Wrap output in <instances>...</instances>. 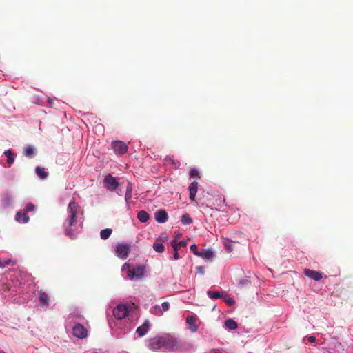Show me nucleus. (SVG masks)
I'll use <instances>...</instances> for the list:
<instances>
[{"label":"nucleus","mask_w":353,"mask_h":353,"mask_svg":"<svg viewBox=\"0 0 353 353\" xmlns=\"http://www.w3.org/2000/svg\"><path fill=\"white\" fill-rule=\"evenodd\" d=\"M73 334L79 339H83L87 336V330L81 324L78 323L73 327Z\"/></svg>","instance_id":"6e6552de"},{"label":"nucleus","mask_w":353,"mask_h":353,"mask_svg":"<svg viewBox=\"0 0 353 353\" xmlns=\"http://www.w3.org/2000/svg\"><path fill=\"white\" fill-rule=\"evenodd\" d=\"M190 192V194H190V199L191 201H194V200H195V197H196V193H194V192Z\"/></svg>","instance_id":"ea45409f"},{"label":"nucleus","mask_w":353,"mask_h":353,"mask_svg":"<svg viewBox=\"0 0 353 353\" xmlns=\"http://www.w3.org/2000/svg\"><path fill=\"white\" fill-rule=\"evenodd\" d=\"M4 154H5V156L7 158V163L8 164L10 165V164L14 163V154L12 152V151L10 150H7L6 151H5Z\"/></svg>","instance_id":"4be33fe9"},{"label":"nucleus","mask_w":353,"mask_h":353,"mask_svg":"<svg viewBox=\"0 0 353 353\" xmlns=\"http://www.w3.org/2000/svg\"><path fill=\"white\" fill-rule=\"evenodd\" d=\"M128 307L125 304L118 305L113 310V314L117 319L121 320L128 316Z\"/></svg>","instance_id":"39448f33"},{"label":"nucleus","mask_w":353,"mask_h":353,"mask_svg":"<svg viewBox=\"0 0 353 353\" xmlns=\"http://www.w3.org/2000/svg\"><path fill=\"white\" fill-rule=\"evenodd\" d=\"M35 172L39 176V178L41 179H44L47 178L48 174L45 171V169L43 168H41L39 166H37L35 168Z\"/></svg>","instance_id":"6ab92c4d"},{"label":"nucleus","mask_w":353,"mask_h":353,"mask_svg":"<svg viewBox=\"0 0 353 353\" xmlns=\"http://www.w3.org/2000/svg\"><path fill=\"white\" fill-rule=\"evenodd\" d=\"M171 245L172 248L173 245H174L178 248V250H179L181 248L185 247L187 245V242L185 241H180L177 243L176 240H174L171 242Z\"/></svg>","instance_id":"bb28decb"},{"label":"nucleus","mask_w":353,"mask_h":353,"mask_svg":"<svg viewBox=\"0 0 353 353\" xmlns=\"http://www.w3.org/2000/svg\"><path fill=\"white\" fill-rule=\"evenodd\" d=\"M153 249L158 253H162L165 250V247L162 243L156 242L153 244Z\"/></svg>","instance_id":"a878e982"},{"label":"nucleus","mask_w":353,"mask_h":353,"mask_svg":"<svg viewBox=\"0 0 353 353\" xmlns=\"http://www.w3.org/2000/svg\"><path fill=\"white\" fill-rule=\"evenodd\" d=\"M154 217L158 223H163L168 221V215L165 210H159L155 212Z\"/></svg>","instance_id":"9d476101"},{"label":"nucleus","mask_w":353,"mask_h":353,"mask_svg":"<svg viewBox=\"0 0 353 353\" xmlns=\"http://www.w3.org/2000/svg\"><path fill=\"white\" fill-rule=\"evenodd\" d=\"M164 161L166 163H170L171 164H172L174 167V168H179V167L180 166V163L176 161V160H174L172 157H170V156H166L164 159Z\"/></svg>","instance_id":"5701e85b"},{"label":"nucleus","mask_w":353,"mask_h":353,"mask_svg":"<svg viewBox=\"0 0 353 353\" xmlns=\"http://www.w3.org/2000/svg\"><path fill=\"white\" fill-rule=\"evenodd\" d=\"M16 260H12L10 259H0V268H4L8 265H15L17 264Z\"/></svg>","instance_id":"2eb2a0df"},{"label":"nucleus","mask_w":353,"mask_h":353,"mask_svg":"<svg viewBox=\"0 0 353 353\" xmlns=\"http://www.w3.org/2000/svg\"><path fill=\"white\" fill-rule=\"evenodd\" d=\"M148 347L151 350L157 351L163 347V337L155 336L148 341Z\"/></svg>","instance_id":"0eeeda50"},{"label":"nucleus","mask_w":353,"mask_h":353,"mask_svg":"<svg viewBox=\"0 0 353 353\" xmlns=\"http://www.w3.org/2000/svg\"><path fill=\"white\" fill-rule=\"evenodd\" d=\"M15 220L19 223H26L29 221L30 219L26 212L19 211L16 214Z\"/></svg>","instance_id":"ddd939ff"},{"label":"nucleus","mask_w":353,"mask_h":353,"mask_svg":"<svg viewBox=\"0 0 353 353\" xmlns=\"http://www.w3.org/2000/svg\"><path fill=\"white\" fill-rule=\"evenodd\" d=\"M67 210L68 216L63 225L65 234L74 239L79 232V228L82 226L81 221L78 220V215L82 214L83 212L74 199L70 201Z\"/></svg>","instance_id":"f257e3e1"},{"label":"nucleus","mask_w":353,"mask_h":353,"mask_svg":"<svg viewBox=\"0 0 353 353\" xmlns=\"http://www.w3.org/2000/svg\"><path fill=\"white\" fill-rule=\"evenodd\" d=\"M196 318L194 316H188L186 318V323L189 325V329L192 332H196L199 327L196 324Z\"/></svg>","instance_id":"f8f14e48"},{"label":"nucleus","mask_w":353,"mask_h":353,"mask_svg":"<svg viewBox=\"0 0 353 353\" xmlns=\"http://www.w3.org/2000/svg\"><path fill=\"white\" fill-rule=\"evenodd\" d=\"M304 274L315 281H319L323 278V273L310 269H304Z\"/></svg>","instance_id":"1a4fd4ad"},{"label":"nucleus","mask_w":353,"mask_h":353,"mask_svg":"<svg viewBox=\"0 0 353 353\" xmlns=\"http://www.w3.org/2000/svg\"><path fill=\"white\" fill-rule=\"evenodd\" d=\"M39 301L42 305L48 306L50 298L47 293L41 292L39 297Z\"/></svg>","instance_id":"dca6fc26"},{"label":"nucleus","mask_w":353,"mask_h":353,"mask_svg":"<svg viewBox=\"0 0 353 353\" xmlns=\"http://www.w3.org/2000/svg\"><path fill=\"white\" fill-rule=\"evenodd\" d=\"M181 222L183 225H189L193 222V220L188 214H185L181 216Z\"/></svg>","instance_id":"393cba45"},{"label":"nucleus","mask_w":353,"mask_h":353,"mask_svg":"<svg viewBox=\"0 0 353 353\" xmlns=\"http://www.w3.org/2000/svg\"><path fill=\"white\" fill-rule=\"evenodd\" d=\"M352 348H353V345H352Z\"/></svg>","instance_id":"a18cd8bd"},{"label":"nucleus","mask_w":353,"mask_h":353,"mask_svg":"<svg viewBox=\"0 0 353 353\" xmlns=\"http://www.w3.org/2000/svg\"><path fill=\"white\" fill-rule=\"evenodd\" d=\"M137 218L141 223H145L148 221L149 214L145 210H141L137 214Z\"/></svg>","instance_id":"f3484780"},{"label":"nucleus","mask_w":353,"mask_h":353,"mask_svg":"<svg viewBox=\"0 0 353 353\" xmlns=\"http://www.w3.org/2000/svg\"><path fill=\"white\" fill-rule=\"evenodd\" d=\"M135 270V275L137 278H141L143 276L144 273V268L143 267H137L134 268Z\"/></svg>","instance_id":"c85d7f7f"},{"label":"nucleus","mask_w":353,"mask_h":353,"mask_svg":"<svg viewBox=\"0 0 353 353\" xmlns=\"http://www.w3.org/2000/svg\"><path fill=\"white\" fill-rule=\"evenodd\" d=\"M34 210H35V206H34V204H32V203H28L26 205V208H25V209H24V210H25V212H26V213H27V212H32V211H34Z\"/></svg>","instance_id":"2f4dec72"},{"label":"nucleus","mask_w":353,"mask_h":353,"mask_svg":"<svg viewBox=\"0 0 353 353\" xmlns=\"http://www.w3.org/2000/svg\"><path fill=\"white\" fill-rule=\"evenodd\" d=\"M189 192L197 193L198 183L196 181L192 182L189 185Z\"/></svg>","instance_id":"cd10ccee"},{"label":"nucleus","mask_w":353,"mask_h":353,"mask_svg":"<svg viewBox=\"0 0 353 353\" xmlns=\"http://www.w3.org/2000/svg\"><path fill=\"white\" fill-rule=\"evenodd\" d=\"M196 270L199 273L203 274H204V268L202 266H199L196 268Z\"/></svg>","instance_id":"a19ab883"},{"label":"nucleus","mask_w":353,"mask_h":353,"mask_svg":"<svg viewBox=\"0 0 353 353\" xmlns=\"http://www.w3.org/2000/svg\"><path fill=\"white\" fill-rule=\"evenodd\" d=\"M119 185L118 179L112 176L110 174H107L104 179V186L110 191H114Z\"/></svg>","instance_id":"7ed1b4c3"},{"label":"nucleus","mask_w":353,"mask_h":353,"mask_svg":"<svg viewBox=\"0 0 353 353\" xmlns=\"http://www.w3.org/2000/svg\"><path fill=\"white\" fill-rule=\"evenodd\" d=\"M225 325L228 329H230V330H235L238 327L236 322L231 319H227L225 321Z\"/></svg>","instance_id":"aec40b11"},{"label":"nucleus","mask_w":353,"mask_h":353,"mask_svg":"<svg viewBox=\"0 0 353 353\" xmlns=\"http://www.w3.org/2000/svg\"><path fill=\"white\" fill-rule=\"evenodd\" d=\"M150 327V323L148 320L145 321L143 324L139 327H138L136 330V332L139 335V336H143L148 331Z\"/></svg>","instance_id":"9b49d317"},{"label":"nucleus","mask_w":353,"mask_h":353,"mask_svg":"<svg viewBox=\"0 0 353 353\" xmlns=\"http://www.w3.org/2000/svg\"><path fill=\"white\" fill-rule=\"evenodd\" d=\"M132 190V185L130 183H128V185L127 186V189H126L125 196L126 200H128L131 198Z\"/></svg>","instance_id":"c756f323"},{"label":"nucleus","mask_w":353,"mask_h":353,"mask_svg":"<svg viewBox=\"0 0 353 353\" xmlns=\"http://www.w3.org/2000/svg\"><path fill=\"white\" fill-rule=\"evenodd\" d=\"M308 341L310 342V343H314L315 341H316V338L313 336H310L308 337Z\"/></svg>","instance_id":"79ce46f5"},{"label":"nucleus","mask_w":353,"mask_h":353,"mask_svg":"<svg viewBox=\"0 0 353 353\" xmlns=\"http://www.w3.org/2000/svg\"><path fill=\"white\" fill-rule=\"evenodd\" d=\"M33 154H34V148H33V147L29 146L28 148H27L26 149V150H25V155L27 157H32Z\"/></svg>","instance_id":"7c9ffc66"},{"label":"nucleus","mask_w":353,"mask_h":353,"mask_svg":"<svg viewBox=\"0 0 353 353\" xmlns=\"http://www.w3.org/2000/svg\"><path fill=\"white\" fill-rule=\"evenodd\" d=\"M115 252L119 258L125 259L130 252V245L124 243H118Z\"/></svg>","instance_id":"f03ea898"},{"label":"nucleus","mask_w":353,"mask_h":353,"mask_svg":"<svg viewBox=\"0 0 353 353\" xmlns=\"http://www.w3.org/2000/svg\"><path fill=\"white\" fill-rule=\"evenodd\" d=\"M208 296L210 298V299H219L221 297H222L223 296V292H218V291H211V290H208Z\"/></svg>","instance_id":"b1692460"},{"label":"nucleus","mask_w":353,"mask_h":353,"mask_svg":"<svg viewBox=\"0 0 353 353\" xmlns=\"http://www.w3.org/2000/svg\"><path fill=\"white\" fill-rule=\"evenodd\" d=\"M213 256V252L210 249H203L200 252L199 256L203 257L206 259H210Z\"/></svg>","instance_id":"a211bd4d"},{"label":"nucleus","mask_w":353,"mask_h":353,"mask_svg":"<svg viewBox=\"0 0 353 353\" xmlns=\"http://www.w3.org/2000/svg\"><path fill=\"white\" fill-rule=\"evenodd\" d=\"M112 149L118 155H123L128 151V147L125 143L121 141H114L111 143Z\"/></svg>","instance_id":"20e7f679"},{"label":"nucleus","mask_w":353,"mask_h":353,"mask_svg":"<svg viewBox=\"0 0 353 353\" xmlns=\"http://www.w3.org/2000/svg\"><path fill=\"white\" fill-rule=\"evenodd\" d=\"M190 250L196 256H199L200 252L197 251V247L195 244H192L190 246Z\"/></svg>","instance_id":"c9c22d12"},{"label":"nucleus","mask_w":353,"mask_h":353,"mask_svg":"<svg viewBox=\"0 0 353 353\" xmlns=\"http://www.w3.org/2000/svg\"><path fill=\"white\" fill-rule=\"evenodd\" d=\"M128 276L130 279H133L134 277H135L136 276V275H135V270L134 269L129 270L128 271Z\"/></svg>","instance_id":"58836bf2"},{"label":"nucleus","mask_w":353,"mask_h":353,"mask_svg":"<svg viewBox=\"0 0 353 353\" xmlns=\"http://www.w3.org/2000/svg\"><path fill=\"white\" fill-rule=\"evenodd\" d=\"M224 246L227 249L228 252H232L233 250L232 248V242L229 241L228 240H225L224 241Z\"/></svg>","instance_id":"473e14b6"},{"label":"nucleus","mask_w":353,"mask_h":353,"mask_svg":"<svg viewBox=\"0 0 353 353\" xmlns=\"http://www.w3.org/2000/svg\"><path fill=\"white\" fill-rule=\"evenodd\" d=\"M48 103L50 107H52V99H48Z\"/></svg>","instance_id":"37998d69"},{"label":"nucleus","mask_w":353,"mask_h":353,"mask_svg":"<svg viewBox=\"0 0 353 353\" xmlns=\"http://www.w3.org/2000/svg\"><path fill=\"white\" fill-rule=\"evenodd\" d=\"M224 301L230 306H232L233 305L234 303H235V301L234 300L230 297V296H226L224 298Z\"/></svg>","instance_id":"72a5a7b5"},{"label":"nucleus","mask_w":353,"mask_h":353,"mask_svg":"<svg viewBox=\"0 0 353 353\" xmlns=\"http://www.w3.org/2000/svg\"><path fill=\"white\" fill-rule=\"evenodd\" d=\"M112 233V230L110 228L103 229L100 232V236L102 239H108Z\"/></svg>","instance_id":"412c9836"},{"label":"nucleus","mask_w":353,"mask_h":353,"mask_svg":"<svg viewBox=\"0 0 353 353\" xmlns=\"http://www.w3.org/2000/svg\"><path fill=\"white\" fill-rule=\"evenodd\" d=\"M190 176L191 177H199V171L196 169H192L190 172Z\"/></svg>","instance_id":"f704fd0d"},{"label":"nucleus","mask_w":353,"mask_h":353,"mask_svg":"<svg viewBox=\"0 0 353 353\" xmlns=\"http://www.w3.org/2000/svg\"><path fill=\"white\" fill-rule=\"evenodd\" d=\"M0 353H6L3 350H0Z\"/></svg>","instance_id":"c03bdc74"},{"label":"nucleus","mask_w":353,"mask_h":353,"mask_svg":"<svg viewBox=\"0 0 353 353\" xmlns=\"http://www.w3.org/2000/svg\"><path fill=\"white\" fill-rule=\"evenodd\" d=\"M161 306L162 312H167L170 309V303L168 302H163Z\"/></svg>","instance_id":"e433bc0d"},{"label":"nucleus","mask_w":353,"mask_h":353,"mask_svg":"<svg viewBox=\"0 0 353 353\" xmlns=\"http://www.w3.org/2000/svg\"><path fill=\"white\" fill-rule=\"evenodd\" d=\"M163 337V347L165 350H174L178 348V341L176 339L170 336H164Z\"/></svg>","instance_id":"423d86ee"},{"label":"nucleus","mask_w":353,"mask_h":353,"mask_svg":"<svg viewBox=\"0 0 353 353\" xmlns=\"http://www.w3.org/2000/svg\"><path fill=\"white\" fill-rule=\"evenodd\" d=\"M12 200V196L9 193L6 192L2 195L1 204L3 207H8L11 205Z\"/></svg>","instance_id":"4468645a"},{"label":"nucleus","mask_w":353,"mask_h":353,"mask_svg":"<svg viewBox=\"0 0 353 353\" xmlns=\"http://www.w3.org/2000/svg\"><path fill=\"white\" fill-rule=\"evenodd\" d=\"M173 250H174V254H173V258L175 259V260H177L179 259V252H178V248H176L174 245H173Z\"/></svg>","instance_id":"4c0bfd02"}]
</instances>
